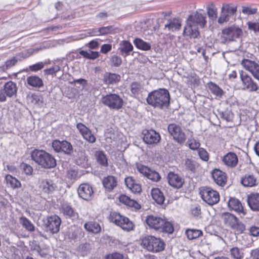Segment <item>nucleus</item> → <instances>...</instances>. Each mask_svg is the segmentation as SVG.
Returning a JSON list of instances; mask_svg holds the SVG:
<instances>
[{
    "label": "nucleus",
    "instance_id": "obj_1",
    "mask_svg": "<svg viewBox=\"0 0 259 259\" xmlns=\"http://www.w3.org/2000/svg\"><path fill=\"white\" fill-rule=\"evenodd\" d=\"M170 95L167 90L160 89L148 94L146 101L147 103L155 108H167L169 104Z\"/></svg>",
    "mask_w": 259,
    "mask_h": 259
},
{
    "label": "nucleus",
    "instance_id": "obj_2",
    "mask_svg": "<svg viewBox=\"0 0 259 259\" xmlns=\"http://www.w3.org/2000/svg\"><path fill=\"white\" fill-rule=\"evenodd\" d=\"M30 155L31 159L42 168L49 169L56 165L54 157L45 150L34 149Z\"/></svg>",
    "mask_w": 259,
    "mask_h": 259
},
{
    "label": "nucleus",
    "instance_id": "obj_3",
    "mask_svg": "<svg viewBox=\"0 0 259 259\" xmlns=\"http://www.w3.org/2000/svg\"><path fill=\"white\" fill-rule=\"evenodd\" d=\"M146 222L147 225L152 229L161 232L169 234L174 231L172 224L166 219L157 216L149 215L146 217Z\"/></svg>",
    "mask_w": 259,
    "mask_h": 259
},
{
    "label": "nucleus",
    "instance_id": "obj_4",
    "mask_svg": "<svg viewBox=\"0 0 259 259\" xmlns=\"http://www.w3.org/2000/svg\"><path fill=\"white\" fill-rule=\"evenodd\" d=\"M141 246L149 251L158 252L164 249L165 244L162 240L154 236L147 235L141 239Z\"/></svg>",
    "mask_w": 259,
    "mask_h": 259
},
{
    "label": "nucleus",
    "instance_id": "obj_5",
    "mask_svg": "<svg viewBox=\"0 0 259 259\" xmlns=\"http://www.w3.org/2000/svg\"><path fill=\"white\" fill-rule=\"evenodd\" d=\"M221 219L226 226L235 230L238 233H242L246 230L245 225L232 213L228 212L222 213Z\"/></svg>",
    "mask_w": 259,
    "mask_h": 259
},
{
    "label": "nucleus",
    "instance_id": "obj_6",
    "mask_svg": "<svg viewBox=\"0 0 259 259\" xmlns=\"http://www.w3.org/2000/svg\"><path fill=\"white\" fill-rule=\"evenodd\" d=\"M243 35L242 29L236 25L225 28L222 30L221 40L223 44H228L241 38Z\"/></svg>",
    "mask_w": 259,
    "mask_h": 259
},
{
    "label": "nucleus",
    "instance_id": "obj_7",
    "mask_svg": "<svg viewBox=\"0 0 259 259\" xmlns=\"http://www.w3.org/2000/svg\"><path fill=\"white\" fill-rule=\"evenodd\" d=\"M242 90L249 92H255L258 91L259 87L255 81L243 70L239 71Z\"/></svg>",
    "mask_w": 259,
    "mask_h": 259
},
{
    "label": "nucleus",
    "instance_id": "obj_8",
    "mask_svg": "<svg viewBox=\"0 0 259 259\" xmlns=\"http://www.w3.org/2000/svg\"><path fill=\"white\" fill-rule=\"evenodd\" d=\"M202 199L210 205L217 203L220 200L219 193L209 187H202L200 190Z\"/></svg>",
    "mask_w": 259,
    "mask_h": 259
},
{
    "label": "nucleus",
    "instance_id": "obj_9",
    "mask_svg": "<svg viewBox=\"0 0 259 259\" xmlns=\"http://www.w3.org/2000/svg\"><path fill=\"white\" fill-rule=\"evenodd\" d=\"M101 101L103 104L109 108L117 110L122 107L123 103L122 99L115 94H110L103 96Z\"/></svg>",
    "mask_w": 259,
    "mask_h": 259
},
{
    "label": "nucleus",
    "instance_id": "obj_10",
    "mask_svg": "<svg viewBox=\"0 0 259 259\" xmlns=\"http://www.w3.org/2000/svg\"><path fill=\"white\" fill-rule=\"evenodd\" d=\"M237 7L231 4H223L221 8L220 16L218 19L219 24H222L228 22L231 16L236 13Z\"/></svg>",
    "mask_w": 259,
    "mask_h": 259
},
{
    "label": "nucleus",
    "instance_id": "obj_11",
    "mask_svg": "<svg viewBox=\"0 0 259 259\" xmlns=\"http://www.w3.org/2000/svg\"><path fill=\"white\" fill-rule=\"evenodd\" d=\"M17 88L15 83L10 81L6 83L4 89L0 90V102H5L7 100V96L12 97L15 96L17 93Z\"/></svg>",
    "mask_w": 259,
    "mask_h": 259
},
{
    "label": "nucleus",
    "instance_id": "obj_12",
    "mask_svg": "<svg viewBox=\"0 0 259 259\" xmlns=\"http://www.w3.org/2000/svg\"><path fill=\"white\" fill-rule=\"evenodd\" d=\"M44 222L47 231L54 234L59 231L61 220L58 216L54 215L47 217Z\"/></svg>",
    "mask_w": 259,
    "mask_h": 259
},
{
    "label": "nucleus",
    "instance_id": "obj_13",
    "mask_svg": "<svg viewBox=\"0 0 259 259\" xmlns=\"http://www.w3.org/2000/svg\"><path fill=\"white\" fill-rule=\"evenodd\" d=\"M168 131L174 139L180 144H182L186 141V136L182 131L181 127L176 124H169L168 126Z\"/></svg>",
    "mask_w": 259,
    "mask_h": 259
},
{
    "label": "nucleus",
    "instance_id": "obj_14",
    "mask_svg": "<svg viewBox=\"0 0 259 259\" xmlns=\"http://www.w3.org/2000/svg\"><path fill=\"white\" fill-rule=\"evenodd\" d=\"M142 134L143 141L148 145H156L161 139L159 134L153 130H145L143 131Z\"/></svg>",
    "mask_w": 259,
    "mask_h": 259
},
{
    "label": "nucleus",
    "instance_id": "obj_15",
    "mask_svg": "<svg viewBox=\"0 0 259 259\" xmlns=\"http://www.w3.org/2000/svg\"><path fill=\"white\" fill-rule=\"evenodd\" d=\"M52 147L57 152H62L69 155L73 151L71 144L66 141L54 140L52 143Z\"/></svg>",
    "mask_w": 259,
    "mask_h": 259
},
{
    "label": "nucleus",
    "instance_id": "obj_16",
    "mask_svg": "<svg viewBox=\"0 0 259 259\" xmlns=\"http://www.w3.org/2000/svg\"><path fill=\"white\" fill-rule=\"evenodd\" d=\"M241 64L246 70L249 71L259 81V65L256 62L244 59Z\"/></svg>",
    "mask_w": 259,
    "mask_h": 259
},
{
    "label": "nucleus",
    "instance_id": "obj_17",
    "mask_svg": "<svg viewBox=\"0 0 259 259\" xmlns=\"http://www.w3.org/2000/svg\"><path fill=\"white\" fill-rule=\"evenodd\" d=\"M137 170L140 174L153 182H158L161 179L160 176L157 171L145 165H137Z\"/></svg>",
    "mask_w": 259,
    "mask_h": 259
},
{
    "label": "nucleus",
    "instance_id": "obj_18",
    "mask_svg": "<svg viewBox=\"0 0 259 259\" xmlns=\"http://www.w3.org/2000/svg\"><path fill=\"white\" fill-rule=\"evenodd\" d=\"M77 192L80 198L87 201L91 200L94 196L93 187L87 183L81 184L78 188Z\"/></svg>",
    "mask_w": 259,
    "mask_h": 259
},
{
    "label": "nucleus",
    "instance_id": "obj_19",
    "mask_svg": "<svg viewBox=\"0 0 259 259\" xmlns=\"http://www.w3.org/2000/svg\"><path fill=\"white\" fill-rule=\"evenodd\" d=\"M183 35L184 36L188 37L190 38H197L199 35L198 28L194 23L189 20L186 21V24L184 27L183 30Z\"/></svg>",
    "mask_w": 259,
    "mask_h": 259
},
{
    "label": "nucleus",
    "instance_id": "obj_20",
    "mask_svg": "<svg viewBox=\"0 0 259 259\" xmlns=\"http://www.w3.org/2000/svg\"><path fill=\"white\" fill-rule=\"evenodd\" d=\"M228 205L230 210H234L238 214L244 216L246 214V210L244 209L241 202L237 199L230 198Z\"/></svg>",
    "mask_w": 259,
    "mask_h": 259
},
{
    "label": "nucleus",
    "instance_id": "obj_21",
    "mask_svg": "<svg viewBox=\"0 0 259 259\" xmlns=\"http://www.w3.org/2000/svg\"><path fill=\"white\" fill-rule=\"evenodd\" d=\"M206 16L204 14H201L196 12L189 16L188 19L191 20V22L196 25L200 26L201 28H204L206 24Z\"/></svg>",
    "mask_w": 259,
    "mask_h": 259
},
{
    "label": "nucleus",
    "instance_id": "obj_22",
    "mask_svg": "<svg viewBox=\"0 0 259 259\" xmlns=\"http://www.w3.org/2000/svg\"><path fill=\"white\" fill-rule=\"evenodd\" d=\"M167 179L169 184L176 188H181L184 182L180 176L171 172L168 174Z\"/></svg>",
    "mask_w": 259,
    "mask_h": 259
},
{
    "label": "nucleus",
    "instance_id": "obj_23",
    "mask_svg": "<svg viewBox=\"0 0 259 259\" xmlns=\"http://www.w3.org/2000/svg\"><path fill=\"white\" fill-rule=\"evenodd\" d=\"M247 203L251 210L259 212V194L254 193L249 195L247 197Z\"/></svg>",
    "mask_w": 259,
    "mask_h": 259
},
{
    "label": "nucleus",
    "instance_id": "obj_24",
    "mask_svg": "<svg viewBox=\"0 0 259 259\" xmlns=\"http://www.w3.org/2000/svg\"><path fill=\"white\" fill-rule=\"evenodd\" d=\"M241 184L246 187H252L257 185V179L252 174H247L241 179Z\"/></svg>",
    "mask_w": 259,
    "mask_h": 259
},
{
    "label": "nucleus",
    "instance_id": "obj_25",
    "mask_svg": "<svg viewBox=\"0 0 259 259\" xmlns=\"http://www.w3.org/2000/svg\"><path fill=\"white\" fill-rule=\"evenodd\" d=\"M223 161L227 166L234 167L238 163V157L235 153L229 152L223 157Z\"/></svg>",
    "mask_w": 259,
    "mask_h": 259
},
{
    "label": "nucleus",
    "instance_id": "obj_26",
    "mask_svg": "<svg viewBox=\"0 0 259 259\" xmlns=\"http://www.w3.org/2000/svg\"><path fill=\"white\" fill-rule=\"evenodd\" d=\"M39 188L43 192L49 194L55 191L57 186L52 181L47 179L41 182Z\"/></svg>",
    "mask_w": 259,
    "mask_h": 259
},
{
    "label": "nucleus",
    "instance_id": "obj_27",
    "mask_svg": "<svg viewBox=\"0 0 259 259\" xmlns=\"http://www.w3.org/2000/svg\"><path fill=\"white\" fill-rule=\"evenodd\" d=\"M104 188L109 192L112 191L117 185V180L113 176H108L102 181Z\"/></svg>",
    "mask_w": 259,
    "mask_h": 259
},
{
    "label": "nucleus",
    "instance_id": "obj_28",
    "mask_svg": "<svg viewBox=\"0 0 259 259\" xmlns=\"http://www.w3.org/2000/svg\"><path fill=\"white\" fill-rule=\"evenodd\" d=\"M125 183L127 187L134 193H140L142 191L141 185L137 183L132 177L125 179Z\"/></svg>",
    "mask_w": 259,
    "mask_h": 259
},
{
    "label": "nucleus",
    "instance_id": "obj_29",
    "mask_svg": "<svg viewBox=\"0 0 259 259\" xmlns=\"http://www.w3.org/2000/svg\"><path fill=\"white\" fill-rule=\"evenodd\" d=\"M214 181L218 185L223 186L226 182V177L225 172L219 169H215L212 173Z\"/></svg>",
    "mask_w": 259,
    "mask_h": 259
},
{
    "label": "nucleus",
    "instance_id": "obj_30",
    "mask_svg": "<svg viewBox=\"0 0 259 259\" xmlns=\"http://www.w3.org/2000/svg\"><path fill=\"white\" fill-rule=\"evenodd\" d=\"M181 27V20L178 18H171L168 20L164 26L165 29H167L169 31L179 30Z\"/></svg>",
    "mask_w": 259,
    "mask_h": 259
},
{
    "label": "nucleus",
    "instance_id": "obj_31",
    "mask_svg": "<svg viewBox=\"0 0 259 259\" xmlns=\"http://www.w3.org/2000/svg\"><path fill=\"white\" fill-rule=\"evenodd\" d=\"M61 211L65 217L73 220L78 218V213L75 212L73 208L68 204H63L61 206Z\"/></svg>",
    "mask_w": 259,
    "mask_h": 259
},
{
    "label": "nucleus",
    "instance_id": "obj_32",
    "mask_svg": "<svg viewBox=\"0 0 259 259\" xmlns=\"http://www.w3.org/2000/svg\"><path fill=\"white\" fill-rule=\"evenodd\" d=\"M119 201L126 206L130 207H133L136 209H140V205L135 200L131 199L128 196L122 195L119 197Z\"/></svg>",
    "mask_w": 259,
    "mask_h": 259
},
{
    "label": "nucleus",
    "instance_id": "obj_33",
    "mask_svg": "<svg viewBox=\"0 0 259 259\" xmlns=\"http://www.w3.org/2000/svg\"><path fill=\"white\" fill-rule=\"evenodd\" d=\"M104 80L106 84H115L120 80V76L116 73L106 72Z\"/></svg>",
    "mask_w": 259,
    "mask_h": 259
},
{
    "label": "nucleus",
    "instance_id": "obj_34",
    "mask_svg": "<svg viewBox=\"0 0 259 259\" xmlns=\"http://www.w3.org/2000/svg\"><path fill=\"white\" fill-rule=\"evenodd\" d=\"M151 195L153 200L159 204H161L164 201L163 194L158 188H154L151 190Z\"/></svg>",
    "mask_w": 259,
    "mask_h": 259
},
{
    "label": "nucleus",
    "instance_id": "obj_35",
    "mask_svg": "<svg viewBox=\"0 0 259 259\" xmlns=\"http://www.w3.org/2000/svg\"><path fill=\"white\" fill-rule=\"evenodd\" d=\"M84 228L88 231L95 234L99 233L101 230V227L98 223L92 221L85 223Z\"/></svg>",
    "mask_w": 259,
    "mask_h": 259
},
{
    "label": "nucleus",
    "instance_id": "obj_36",
    "mask_svg": "<svg viewBox=\"0 0 259 259\" xmlns=\"http://www.w3.org/2000/svg\"><path fill=\"white\" fill-rule=\"evenodd\" d=\"M27 82L29 85L35 88H40L43 85L42 79L36 75L28 76Z\"/></svg>",
    "mask_w": 259,
    "mask_h": 259
},
{
    "label": "nucleus",
    "instance_id": "obj_37",
    "mask_svg": "<svg viewBox=\"0 0 259 259\" xmlns=\"http://www.w3.org/2000/svg\"><path fill=\"white\" fill-rule=\"evenodd\" d=\"M207 14L208 17L212 21L215 20L218 17V9L215 5L210 3L206 6Z\"/></svg>",
    "mask_w": 259,
    "mask_h": 259
},
{
    "label": "nucleus",
    "instance_id": "obj_38",
    "mask_svg": "<svg viewBox=\"0 0 259 259\" xmlns=\"http://www.w3.org/2000/svg\"><path fill=\"white\" fill-rule=\"evenodd\" d=\"M5 179L7 184L13 189L19 188L21 186L20 181L10 175H7L5 177Z\"/></svg>",
    "mask_w": 259,
    "mask_h": 259
},
{
    "label": "nucleus",
    "instance_id": "obj_39",
    "mask_svg": "<svg viewBox=\"0 0 259 259\" xmlns=\"http://www.w3.org/2000/svg\"><path fill=\"white\" fill-rule=\"evenodd\" d=\"M185 234L189 240H193L202 236L203 232L199 229H188L186 230Z\"/></svg>",
    "mask_w": 259,
    "mask_h": 259
},
{
    "label": "nucleus",
    "instance_id": "obj_40",
    "mask_svg": "<svg viewBox=\"0 0 259 259\" xmlns=\"http://www.w3.org/2000/svg\"><path fill=\"white\" fill-rule=\"evenodd\" d=\"M120 47L119 48L120 53L122 55L125 54V56L128 55L129 53L133 49L132 45L128 41H122L120 43Z\"/></svg>",
    "mask_w": 259,
    "mask_h": 259
},
{
    "label": "nucleus",
    "instance_id": "obj_41",
    "mask_svg": "<svg viewBox=\"0 0 259 259\" xmlns=\"http://www.w3.org/2000/svg\"><path fill=\"white\" fill-rule=\"evenodd\" d=\"M19 222L27 231L33 232L35 230L34 225L27 218L21 217L19 218Z\"/></svg>",
    "mask_w": 259,
    "mask_h": 259
},
{
    "label": "nucleus",
    "instance_id": "obj_42",
    "mask_svg": "<svg viewBox=\"0 0 259 259\" xmlns=\"http://www.w3.org/2000/svg\"><path fill=\"white\" fill-rule=\"evenodd\" d=\"M79 53L84 58L90 60H95L99 56L98 52L93 51L90 50L89 51L80 50Z\"/></svg>",
    "mask_w": 259,
    "mask_h": 259
},
{
    "label": "nucleus",
    "instance_id": "obj_43",
    "mask_svg": "<svg viewBox=\"0 0 259 259\" xmlns=\"http://www.w3.org/2000/svg\"><path fill=\"white\" fill-rule=\"evenodd\" d=\"M121 224L118 226L121 227L123 230L129 231L133 229L134 225L127 218L123 216L121 221Z\"/></svg>",
    "mask_w": 259,
    "mask_h": 259
},
{
    "label": "nucleus",
    "instance_id": "obj_44",
    "mask_svg": "<svg viewBox=\"0 0 259 259\" xmlns=\"http://www.w3.org/2000/svg\"><path fill=\"white\" fill-rule=\"evenodd\" d=\"M135 45L139 49L148 51L151 49V45L140 38H136L134 40Z\"/></svg>",
    "mask_w": 259,
    "mask_h": 259
},
{
    "label": "nucleus",
    "instance_id": "obj_45",
    "mask_svg": "<svg viewBox=\"0 0 259 259\" xmlns=\"http://www.w3.org/2000/svg\"><path fill=\"white\" fill-rule=\"evenodd\" d=\"M95 155L98 163L103 166H107V158L106 155L102 151H97Z\"/></svg>",
    "mask_w": 259,
    "mask_h": 259
},
{
    "label": "nucleus",
    "instance_id": "obj_46",
    "mask_svg": "<svg viewBox=\"0 0 259 259\" xmlns=\"http://www.w3.org/2000/svg\"><path fill=\"white\" fill-rule=\"evenodd\" d=\"M209 89L214 95L221 97L223 94V90L216 84L210 82L208 84Z\"/></svg>",
    "mask_w": 259,
    "mask_h": 259
},
{
    "label": "nucleus",
    "instance_id": "obj_47",
    "mask_svg": "<svg viewBox=\"0 0 259 259\" xmlns=\"http://www.w3.org/2000/svg\"><path fill=\"white\" fill-rule=\"evenodd\" d=\"M231 255L234 259H241L243 256V253L241 249L235 247L230 250Z\"/></svg>",
    "mask_w": 259,
    "mask_h": 259
},
{
    "label": "nucleus",
    "instance_id": "obj_48",
    "mask_svg": "<svg viewBox=\"0 0 259 259\" xmlns=\"http://www.w3.org/2000/svg\"><path fill=\"white\" fill-rule=\"evenodd\" d=\"M142 90L141 84L137 82H134L131 84V91L132 93L134 95H139Z\"/></svg>",
    "mask_w": 259,
    "mask_h": 259
},
{
    "label": "nucleus",
    "instance_id": "obj_49",
    "mask_svg": "<svg viewBox=\"0 0 259 259\" xmlns=\"http://www.w3.org/2000/svg\"><path fill=\"white\" fill-rule=\"evenodd\" d=\"M123 217V216L120 215L119 213L116 212H113L110 214V219L111 222L118 226L119 224H121V221Z\"/></svg>",
    "mask_w": 259,
    "mask_h": 259
},
{
    "label": "nucleus",
    "instance_id": "obj_50",
    "mask_svg": "<svg viewBox=\"0 0 259 259\" xmlns=\"http://www.w3.org/2000/svg\"><path fill=\"white\" fill-rule=\"evenodd\" d=\"M242 12L243 14L250 15L255 14L257 12V8L255 7L243 6L242 7Z\"/></svg>",
    "mask_w": 259,
    "mask_h": 259
},
{
    "label": "nucleus",
    "instance_id": "obj_51",
    "mask_svg": "<svg viewBox=\"0 0 259 259\" xmlns=\"http://www.w3.org/2000/svg\"><path fill=\"white\" fill-rule=\"evenodd\" d=\"M76 127L82 137L88 134L91 130L82 123H78Z\"/></svg>",
    "mask_w": 259,
    "mask_h": 259
},
{
    "label": "nucleus",
    "instance_id": "obj_52",
    "mask_svg": "<svg viewBox=\"0 0 259 259\" xmlns=\"http://www.w3.org/2000/svg\"><path fill=\"white\" fill-rule=\"evenodd\" d=\"M110 61L112 66L119 67L122 63V59L120 57L115 55L111 56Z\"/></svg>",
    "mask_w": 259,
    "mask_h": 259
},
{
    "label": "nucleus",
    "instance_id": "obj_53",
    "mask_svg": "<svg viewBox=\"0 0 259 259\" xmlns=\"http://www.w3.org/2000/svg\"><path fill=\"white\" fill-rule=\"evenodd\" d=\"M188 144L189 145V147L192 150H196L200 146V144L199 142H197L194 138H191L188 140Z\"/></svg>",
    "mask_w": 259,
    "mask_h": 259
},
{
    "label": "nucleus",
    "instance_id": "obj_54",
    "mask_svg": "<svg viewBox=\"0 0 259 259\" xmlns=\"http://www.w3.org/2000/svg\"><path fill=\"white\" fill-rule=\"evenodd\" d=\"M185 165L189 169L193 172L195 171L196 167L198 166L197 164L195 162L189 159L186 160Z\"/></svg>",
    "mask_w": 259,
    "mask_h": 259
},
{
    "label": "nucleus",
    "instance_id": "obj_55",
    "mask_svg": "<svg viewBox=\"0 0 259 259\" xmlns=\"http://www.w3.org/2000/svg\"><path fill=\"white\" fill-rule=\"evenodd\" d=\"M60 70V67L57 65H54L52 67L44 70L45 73L48 75L55 74Z\"/></svg>",
    "mask_w": 259,
    "mask_h": 259
},
{
    "label": "nucleus",
    "instance_id": "obj_56",
    "mask_svg": "<svg viewBox=\"0 0 259 259\" xmlns=\"http://www.w3.org/2000/svg\"><path fill=\"white\" fill-rule=\"evenodd\" d=\"M106 259H123V255L119 252H115L108 254L105 256Z\"/></svg>",
    "mask_w": 259,
    "mask_h": 259
},
{
    "label": "nucleus",
    "instance_id": "obj_57",
    "mask_svg": "<svg viewBox=\"0 0 259 259\" xmlns=\"http://www.w3.org/2000/svg\"><path fill=\"white\" fill-rule=\"evenodd\" d=\"M67 177L71 180H76L79 178L78 172L74 169L69 170L67 172Z\"/></svg>",
    "mask_w": 259,
    "mask_h": 259
},
{
    "label": "nucleus",
    "instance_id": "obj_58",
    "mask_svg": "<svg viewBox=\"0 0 259 259\" xmlns=\"http://www.w3.org/2000/svg\"><path fill=\"white\" fill-rule=\"evenodd\" d=\"M198 154L200 158L204 161H207L209 159L208 153L204 148L199 149Z\"/></svg>",
    "mask_w": 259,
    "mask_h": 259
},
{
    "label": "nucleus",
    "instance_id": "obj_59",
    "mask_svg": "<svg viewBox=\"0 0 259 259\" xmlns=\"http://www.w3.org/2000/svg\"><path fill=\"white\" fill-rule=\"evenodd\" d=\"M247 25L249 30H252L255 32H259V23L248 22Z\"/></svg>",
    "mask_w": 259,
    "mask_h": 259
},
{
    "label": "nucleus",
    "instance_id": "obj_60",
    "mask_svg": "<svg viewBox=\"0 0 259 259\" xmlns=\"http://www.w3.org/2000/svg\"><path fill=\"white\" fill-rule=\"evenodd\" d=\"M83 139L91 143H94L96 142V138L92 134L91 131L83 137Z\"/></svg>",
    "mask_w": 259,
    "mask_h": 259
},
{
    "label": "nucleus",
    "instance_id": "obj_61",
    "mask_svg": "<svg viewBox=\"0 0 259 259\" xmlns=\"http://www.w3.org/2000/svg\"><path fill=\"white\" fill-rule=\"evenodd\" d=\"M21 166L22 168L23 171L27 175H30L32 174L33 171V168L32 166H31L30 165H28L26 163H22Z\"/></svg>",
    "mask_w": 259,
    "mask_h": 259
},
{
    "label": "nucleus",
    "instance_id": "obj_62",
    "mask_svg": "<svg viewBox=\"0 0 259 259\" xmlns=\"http://www.w3.org/2000/svg\"><path fill=\"white\" fill-rule=\"evenodd\" d=\"M99 35H105L109 33L112 31V28L111 26L103 27L99 28Z\"/></svg>",
    "mask_w": 259,
    "mask_h": 259
},
{
    "label": "nucleus",
    "instance_id": "obj_63",
    "mask_svg": "<svg viewBox=\"0 0 259 259\" xmlns=\"http://www.w3.org/2000/svg\"><path fill=\"white\" fill-rule=\"evenodd\" d=\"M17 62V60L16 57H13L11 59L7 60L5 62V66L7 69L11 68L14 66Z\"/></svg>",
    "mask_w": 259,
    "mask_h": 259
},
{
    "label": "nucleus",
    "instance_id": "obj_64",
    "mask_svg": "<svg viewBox=\"0 0 259 259\" xmlns=\"http://www.w3.org/2000/svg\"><path fill=\"white\" fill-rule=\"evenodd\" d=\"M44 67V64L42 62H39L35 64L30 66L29 68L31 70L36 71L40 70Z\"/></svg>",
    "mask_w": 259,
    "mask_h": 259
}]
</instances>
